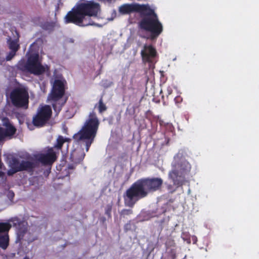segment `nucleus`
I'll list each match as a JSON object with an SVG mask.
<instances>
[{
  "instance_id": "1",
  "label": "nucleus",
  "mask_w": 259,
  "mask_h": 259,
  "mask_svg": "<svg viewBox=\"0 0 259 259\" xmlns=\"http://www.w3.org/2000/svg\"><path fill=\"white\" fill-rule=\"evenodd\" d=\"M163 184L160 178H142L134 183L123 194L125 206L133 207L140 199L147 196L149 193L159 190Z\"/></svg>"
},
{
  "instance_id": "2",
  "label": "nucleus",
  "mask_w": 259,
  "mask_h": 259,
  "mask_svg": "<svg viewBox=\"0 0 259 259\" xmlns=\"http://www.w3.org/2000/svg\"><path fill=\"white\" fill-rule=\"evenodd\" d=\"M100 11L98 3L93 1L77 4L64 18L65 24L73 23L79 27L97 25L91 17H97Z\"/></svg>"
},
{
  "instance_id": "3",
  "label": "nucleus",
  "mask_w": 259,
  "mask_h": 259,
  "mask_svg": "<svg viewBox=\"0 0 259 259\" xmlns=\"http://www.w3.org/2000/svg\"><path fill=\"white\" fill-rule=\"evenodd\" d=\"M143 9L140 13L142 19L139 23V27L142 30L150 32L149 38L151 40L155 39L162 32V25L159 21L157 15L149 4H145Z\"/></svg>"
},
{
  "instance_id": "4",
  "label": "nucleus",
  "mask_w": 259,
  "mask_h": 259,
  "mask_svg": "<svg viewBox=\"0 0 259 259\" xmlns=\"http://www.w3.org/2000/svg\"><path fill=\"white\" fill-rule=\"evenodd\" d=\"M171 166V169L168 172V178L172 180L174 185L177 187L183 185L186 176L191 171L190 163L182 153H178L174 157Z\"/></svg>"
},
{
  "instance_id": "5",
  "label": "nucleus",
  "mask_w": 259,
  "mask_h": 259,
  "mask_svg": "<svg viewBox=\"0 0 259 259\" xmlns=\"http://www.w3.org/2000/svg\"><path fill=\"white\" fill-rule=\"evenodd\" d=\"M66 83L65 80L55 79L48 96V99L56 114L60 112L67 100V97H64Z\"/></svg>"
},
{
  "instance_id": "6",
  "label": "nucleus",
  "mask_w": 259,
  "mask_h": 259,
  "mask_svg": "<svg viewBox=\"0 0 259 259\" xmlns=\"http://www.w3.org/2000/svg\"><path fill=\"white\" fill-rule=\"evenodd\" d=\"M16 67L17 70L23 73H29L35 75H41L46 71L37 53L31 54L27 61L24 59H21L16 64Z\"/></svg>"
},
{
  "instance_id": "7",
  "label": "nucleus",
  "mask_w": 259,
  "mask_h": 259,
  "mask_svg": "<svg viewBox=\"0 0 259 259\" xmlns=\"http://www.w3.org/2000/svg\"><path fill=\"white\" fill-rule=\"evenodd\" d=\"M10 99L12 105L17 108L27 109L29 105V94L25 87H18L10 93Z\"/></svg>"
},
{
  "instance_id": "8",
  "label": "nucleus",
  "mask_w": 259,
  "mask_h": 259,
  "mask_svg": "<svg viewBox=\"0 0 259 259\" xmlns=\"http://www.w3.org/2000/svg\"><path fill=\"white\" fill-rule=\"evenodd\" d=\"M56 159V152L52 148L49 149L46 153H39L33 155V157L30 160L31 162L35 164V166L33 167V172L35 168L39 167L40 163L45 166H50Z\"/></svg>"
},
{
  "instance_id": "9",
  "label": "nucleus",
  "mask_w": 259,
  "mask_h": 259,
  "mask_svg": "<svg viewBox=\"0 0 259 259\" xmlns=\"http://www.w3.org/2000/svg\"><path fill=\"white\" fill-rule=\"evenodd\" d=\"M97 131H78L73 138L76 142H84L86 151L88 152L96 137Z\"/></svg>"
},
{
  "instance_id": "10",
  "label": "nucleus",
  "mask_w": 259,
  "mask_h": 259,
  "mask_svg": "<svg viewBox=\"0 0 259 259\" xmlns=\"http://www.w3.org/2000/svg\"><path fill=\"white\" fill-rule=\"evenodd\" d=\"M52 115V109L50 106L45 105L38 110L37 114L33 118L35 126H41L49 120Z\"/></svg>"
},
{
  "instance_id": "11",
  "label": "nucleus",
  "mask_w": 259,
  "mask_h": 259,
  "mask_svg": "<svg viewBox=\"0 0 259 259\" xmlns=\"http://www.w3.org/2000/svg\"><path fill=\"white\" fill-rule=\"evenodd\" d=\"M10 167H12L18 171H26L28 172H33V167L35 164L30 160H22L20 162L16 158H13L10 162Z\"/></svg>"
},
{
  "instance_id": "12",
  "label": "nucleus",
  "mask_w": 259,
  "mask_h": 259,
  "mask_svg": "<svg viewBox=\"0 0 259 259\" xmlns=\"http://www.w3.org/2000/svg\"><path fill=\"white\" fill-rule=\"evenodd\" d=\"M145 4H124L121 5L118 8L119 13L123 15L130 14L132 13L136 12L140 14L143 10Z\"/></svg>"
},
{
  "instance_id": "13",
  "label": "nucleus",
  "mask_w": 259,
  "mask_h": 259,
  "mask_svg": "<svg viewBox=\"0 0 259 259\" xmlns=\"http://www.w3.org/2000/svg\"><path fill=\"white\" fill-rule=\"evenodd\" d=\"M143 62L152 63L157 55L156 49L152 45H145L141 52Z\"/></svg>"
},
{
  "instance_id": "14",
  "label": "nucleus",
  "mask_w": 259,
  "mask_h": 259,
  "mask_svg": "<svg viewBox=\"0 0 259 259\" xmlns=\"http://www.w3.org/2000/svg\"><path fill=\"white\" fill-rule=\"evenodd\" d=\"M99 124L100 121L96 114L92 112L89 115L88 118L81 130H98Z\"/></svg>"
},
{
  "instance_id": "15",
  "label": "nucleus",
  "mask_w": 259,
  "mask_h": 259,
  "mask_svg": "<svg viewBox=\"0 0 259 259\" xmlns=\"http://www.w3.org/2000/svg\"><path fill=\"white\" fill-rule=\"evenodd\" d=\"M27 232V227L24 224H19L17 231V242H21L23 240L24 235Z\"/></svg>"
},
{
  "instance_id": "16",
  "label": "nucleus",
  "mask_w": 259,
  "mask_h": 259,
  "mask_svg": "<svg viewBox=\"0 0 259 259\" xmlns=\"http://www.w3.org/2000/svg\"><path fill=\"white\" fill-rule=\"evenodd\" d=\"M9 245V236L8 233L0 235V248L5 250Z\"/></svg>"
},
{
  "instance_id": "17",
  "label": "nucleus",
  "mask_w": 259,
  "mask_h": 259,
  "mask_svg": "<svg viewBox=\"0 0 259 259\" xmlns=\"http://www.w3.org/2000/svg\"><path fill=\"white\" fill-rule=\"evenodd\" d=\"M9 49L11 51L17 52L19 50L20 47L19 44V38H17L14 40L9 39L7 41Z\"/></svg>"
},
{
  "instance_id": "18",
  "label": "nucleus",
  "mask_w": 259,
  "mask_h": 259,
  "mask_svg": "<svg viewBox=\"0 0 259 259\" xmlns=\"http://www.w3.org/2000/svg\"><path fill=\"white\" fill-rule=\"evenodd\" d=\"M11 225L9 223H0V234H4L8 233L11 228Z\"/></svg>"
},
{
  "instance_id": "19",
  "label": "nucleus",
  "mask_w": 259,
  "mask_h": 259,
  "mask_svg": "<svg viewBox=\"0 0 259 259\" xmlns=\"http://www.w3.org/2000/svg\"><path fill=\"white\" fill-rule=\"evenodd\" d=\"M3 125L6 127L5 130H16L15 126L11 123L7 117H4L2 119Z\"/></svg>"
},
{
  "instance_id": "20",
  "label": "nucleus",
  "mask_w": 259,
  "mask_h": 259,
  "mask_svg": "<svg viewBox=\"0 0 259 259\" xmlns=\"http://www.w3.org/2000/svg\"><path fill=\"white\" fill-rule=\"evenodd\" d=\"M68 140L69 139L67 138L64 139L62 136H59L57 140V144L55 145V147L58 149H61L63 146V144Z\"/></svg>"
},
{
  "instance_id": "21",
  "label": "nucleus",
  "mask_w": 259,
  "mask_h": 259,
  "mask_svg": "<svg viewBox=\"0 0 259 259\" xmlns=\"http://www.w3.org/2000/svg\"><path fill=\"white\" fill-rule=\"evenodd\" d=\"M55 24L53 22H47L42 25V28L44 30L52 31L54 29Z\"/></svg>"
},
{
  "instance_id": "22",
  "label": "nucleus",
  "mask_w": 259,
  "mask_h": 259,
  "mask_svg": "<svg viewBox=\"0 0 259 259\" xmlns=\"http://www.w3.org/2000/svg\"><path fill=\"white\" fill-rule=\"evenodd\" d=\"M98 104V110L99 113H102L107 110V107L103 103L102 97L99 100Z\"/></svg>"
},
{
  "instance_id": "23",
  "label": "nucleus",
  "mask_w": 259,
  "mask_h": 259,
  "mask_svg": "<svg viewBox=\"0 0 259 259\" xmlns=\"http://www.w3.org/2000/svg\"><path fill=\"white\" fill-rule=\"evenodd\" d=\"M182 238L188 244L191 243V235L189 232H183L181 235Z\"/></svg>"
},
{
  "instance_id": "24",
  "label": "nucleus",
  "mask_w": 259,
  "mask_h": 259,
  "mask_svg": "<svg viewBox=\"0 0 259 259\" xmlns=\"http://www.w3.org/2000/svg\"><path fill=\"white\" fill-rule=\"evenodd\" d=\"M161 128H165V130H172L173 126L171 123H165L163 121L160 120L159 121Z\"/></svg>"
},
{
  "instance_id": "25",
  "label": "nucleus",
  "mask_w": 259,
  "mask_h": 259,
  "mask_svg": "<svg viewBox=\"0 0 259 259\" xmlns=\"http://www.w3.org/2000/svg\"><path fill=\"white\" fill-rule=\"evenodd\" d=\"M133 212V210L131 209H123L120 212L121 217H125L126 215H129Z\"/></svg>"
},
{
  "instance_id": "26",
  "label": "nucleus",
  "mask_w": 259,
  "mask_h": 259,
  "mask_svg": "<svg viewBox=\"0 0 259 259\" xmlns=\"http://www.w3.org/2000/svg\"><path fill=\"white\" fill-rule=\"evenodd\" d=\"M16 53L17 52H16L10 51L6 56L5 60L7 61H11L16 55ZM4 61L5 59L3 60V61Z\"/></svg>"
},
{
  "instance_id": "27",
  "label": "nucleus",
  "mask_w": 259,
  "mask_h": 259,
  "mask_svg": "<svg viewBox=\"0 0 259 259\" xmlns=\"http://www.w3.org/2000/svg\"><path fill=\"white\" fill-rule=\"evenodd\" d=\"M6 138L7 137H12L16 134V131H4Z\"/></svg>"
},
{
  "instance_id": "28",
  "label": "nucleus",
  "mask_w": 259,
  "mask_h": 259,
  "mask_svg": "<svg viewBox=\"0 0 259 259\" xmlns=\"http://www.w3.org/2000/svg\"><path fill=\"white\" fill-rule=\"evenodd\" d=\"M168 253L171 259H175V258L176 257V252L175 249H171L168 252Z\"/></svg>"
},
{
  "instance_id": "29",
  "label": "nucleus",
  "mask_w": 259,
  "mask_h": 259,
  "mask_svg": "<svg viewBox=\"0 0 259 259\" xmlns=\"http://www.w3.org/2000/svg\"><path fill=\"white\" fill-rule=\"evenodd\" d=\"M111 205H108L105 209V214L110 217H111Z\"/></svg>"
},
{
  "instance_id": "30",
  "label": "nucleus",
  "mask_w": 259,
  "mask_h": 259,
  "mask_svg": "<svg viewBox=\"0 0 259 259\" xmlns=\"http://www.w3.org/2000/svg\"><path fill=\"white\" fill-rule=\"evenodd\" d=\"M17 172H18L17 171V170H16L15 169H13L12 167H11V168L8 171L7 174L8 176H10L13 175L14 174H15Z\"/></svg>"
},
{
  "instance_id": "31",
  "label": "nucleus",
  "mask_w": 259,
  "mask_h": 259,
  "mask_svg": "<svg viewBox=\"0 0 259 259\" xmlns=\"http://www.w3.org/2000/svg\"><path fill=\"white\" fill-rule=\"evenodd\" d=\"M6 138L4 131H0V142Z\"/></svg>"
},
{
  "instance_id": "32",
  "label": "nucleus",
  "mask_w": 259,
  "mask_h": 259,
  "mask_svg": "<svg viewBox=\"0 0 259 259\" xmlns=\"http://www.w3.org/2000/svg\"><path fill=\"white\" fill-rule=\"evenodd\" d=\"M192 241L193 244H196L197 241V238L196 236H191V241Z\"/></svg>"
},
{
  "instance_id": "33",
  "label": "nucleus",
  "mask_w": 259,
  "mask_h": 259,
  "mask_svg": "<svg viewBox=\"0 0 259 259\" xmlns=\"http://www.w3.org/2000/svg\"><path fill=\"white\" fill-rule=\"evenodd\" d=\"M14 193L12 191H10L8 194V197L10 199H12L14 197Z\"/></svg>"
},
{
  "instance_id": "34",
  "label": "nucleus",
  "mask_w": 259,
  "mask_h": 259,
  "mask_svg": "<svg viewBox=\"0 0 259 259\" xmlns=\"http://www.w3.org/2000/svg\"><path fill=\"white\" fill-rule=\"evenodd\" d=\"M166 91L167 93V96L170 95L172 93V90L170 87H167Z\"/></svg>"
},
{
  "instance_id": "35",
  "label": "nucleus",
  "mask_w": 259,
  "mask_h": 259,
  "mask_svg": "<svg viewBox=\"0 0 259 259\" xmlns=\"http://www.w3.org/2000/svg\"><path fill=\"white\" fill-rule=\"evenodd\" d=\"M175 101L176 103H180L182 101V99L180 97L178 96L175 98Z\"/></svg>"
},
{
  "instance_id": "36",
  "label": "nucleus",
  "mask_w": 259,
  "mask_h": 259,
  "mask_svg": "<svg viewBox=\"0 0 259 259\" xmlns=\"http://www.w3.org/2000/svg\"><path fill=\"white\" fill-rule=\"evenodd\" d=\"M131 226V224L130 223H127L124 226V229L126 230V231L129 229V228Z\"/></svg>"
},
{
  "instance_id": "37",
  "label": "nucleus",
  "mask_w": 259,
  "mask_h": 259,
  "mask_svg": "<svg viewBox=\"0 0 259 259\" xmlns=\"http://www.w3.org/2000/svg\"><path fill=\"white\" fill-rule=\"evenodd\" d=\"M5 176V173L2 171H0V178H3Z\"/></svg>"
},
{
  "instance_id": "38",
  "label": "nucleus",
  "mask_w": 259,
  "mask_h": 259,
  "mask_svg": "<svg viewBox=\"0 0 259 259\" xmlns=\"http://www.w3.org/2000/svg\"><path fill=\"white\" fill-rule=\"evenodd\" d=\"M167 189L169 190H171V188H172V186L170 185H169L167 186Z\"/></svg>"
},
{
  "instance_id": "39",
  "label": "nucleus",
  "mask_w": 259,
  "mask_h": 259,
  "mask_svg": "<svg viewBox=\"0 0 259 259\" xmlns=\"http://www.w3.org/2000/svg\"><path fill=\"white\" fill-rule=\"evenodd\" d=\"M4 130V129L2 127H0V130Z\"/></svg>"
},
{
  "instance_id": "40",
  "label": "nucleus",
  "mask_w": 259,
  "mask_h": 259,
  "mask_svg": "<svg viewBox=\"0 0 259 259\" xmlns=\"http://www.w3.org/2000/svg\"><path fill=\"white\" fill-rule=\"evenodd\" d=\"M107 1H110V2H111V1H112V0H107Z\"/></svg>"
}]
</instances>
